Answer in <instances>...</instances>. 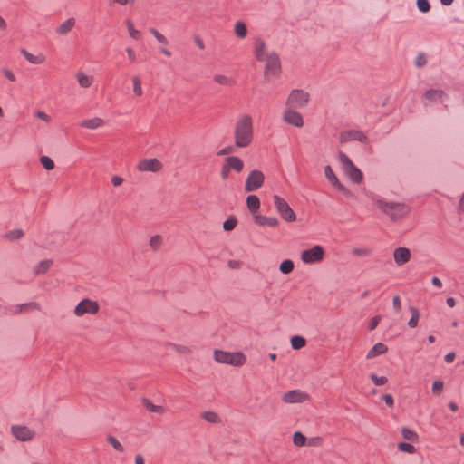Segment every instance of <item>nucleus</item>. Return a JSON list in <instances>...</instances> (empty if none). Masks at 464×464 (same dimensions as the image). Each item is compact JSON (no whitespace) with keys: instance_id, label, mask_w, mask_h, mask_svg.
Masks as SVG:
<instances>
[{"instance_id":"nucleus-1","label":"nucleus","mask_w":464,"mask_h":464,"mask_svg":"<svg viewBox=\"0 0 464 464\" xmlns=\"http://www.w3.org/2000/svg\"><path fill=\"white\" fill-rule=\"evenodd\" d=\"M371 200L392 222L401 220L411 211V208L408 205L401 202L387 201L379 195H372Z\"/></svg>"},{"instance_id":"nucleus-2","label":"nucleus","mask_w":464,"mask_h":464,"mask_svg":"<svg viewBox=\"0 0 464 464\" xmlns=\"http://www.w3.org/2000/svg\"><path fill=\"white\" fill-rule=\"evenodd\" d=\"M235 146L238 148L248 147L253 140L252 118L249 115L242 116L235 126Z\"/></svg>"},{"instance_id":"nucleus-3","label":"nucleus","mask_w":464,"mask_h":464,"mask_svg":"<svg viewBox=\"0 0 464 464\" xmlns=\"http://www.w3.org/2000/svg\"><path fill=\"white\" fill-rule=\"evenodd\" d=\"M338 159L343 172L349 177L351 180L359 184L363 179V174L359 168H357L351 159L343 151L338 153Z\"/></svg>"},{"instance_id":"nucleus-4","label":"nucleus","mask_w":464,"mask_h":464,"mask_svg":"<svg viewBox=\"0 0 464 464\" xmlns=\"http://www.w3.org/2000/svg\"><path fill=\"white\" fill-rule=\"evenodd\" d=\"M214 359L220 363L241 366L246 362V356L241 352L229 353L222 350H215Z\"/></svg>"},{"instance_id":"nucleus-5","label":"nucleus","mask_w":464,"mask_h":464,"mask_svg":"<svg viewBox=\"0 0 464 464\" xmlns=\"http://www.w3.org/2000/svg\"><path fill=\"white\" fill-rule=\"evenodd\" d=\"M309 99L308 92L301 89H294L287 98L286 105L292 109H301L308 103Z\"/></svg>"},{"instance_id":"nucleus-6","label":"nucleus","mask_w":464,"mask_h":464,"mask_svg":"<svg viewBox=\"0 0 464 464\" xmlns=\"http://www.w3.org/2000/svg\"><path fill=\"white\" fill-rule=\"evenodd\" d=\"M274 204L277 212L281 215L282 218L287 222H293L296 219V215L290 208L289 204L281 197L274 195Z\"/></svg>"},{"instance_id":"nucleus-7","label":"nucleus","mask_w":464,"mask_h":464,"mask_svg":"<svg viewBox=\"0 0 464 464\" xmlns=\"http://www.w3.org/2000/svg\"><path fill=\"white\" fill-rule=\"evenodd\" d=\"M446 99H448V94L443 90L433 88L427 90L421 96V101L424 106L441 103Z\"/></svg>"},{"instance_id":"nucleus-8","label":"nucleus","mask_w":464,"mask_h":464,"mask_svg":"<svg viewBox=\"0 0 464 464\" xmlns=\"http://www.w3.org/2000/svg\"><path fill=\"white\" fill-rule=\"evenodd\" d=\"M324 249L320 245H314L313 247L305 249L301 254V259L305 264H314L323 260Z\"/></svg>"},{"instance_id":"nucleus-9","label":"nucleus","mask_w":464,"mask_h":464,"mask_svg":"<svg viewBox=\"0 0 464 464\" xmlns=\"http://www.w3.org/2000/svg\"><path fill=\"white\" fill-rule=\"evenodd\" d=\"M264 180L265 176L262 171L257 169L251 170L246 179L245 191L253 192L257 190L263 186Z\"/></svg>"},{"instance_id":"nucleus-10","label":"nucleus","mask_w":464,"mask_h":464,"mask_svg":"<svg viewBox=\"0 0 464 464\" xmlns=\"http://www.w3.org/2000/svg\"><path fill=\"white\" fill-rule=\"evenodd\" d=\"M265 75L272 74L275 76L279 75L281 72V61L279 55L276 52H272L265 59Z\"/></svg>"},{"instance_id":"nucleus-11","label":"nucleus","mask_w":464,"mask_h":464,"mask_svg":"<svg viewBox=\"0 0 464 464\" xmlns=\"http://www.w3.org/2000/svg\"><path fill=\"white\" fill-rule=\"evenodd\" d=\"M98 312V303L88 298L82 299L74 308V314L77 316H82L84 314H95Z\"/></svg>"},{"instance_id":"nucleus-12","label":"nucleus","mask_w":464,"mask_h":464,"mask_svg":"<svg viewBox=\"0 0 464 464\" xmlns=\"http://www.w3.org/2000/svg\"><path fill=\"white\" fill-rule=\"evenodd\" d=\"M11 433L17 440L23 442L33 440L34 436V431L24 425H12Z\"/></svg>"},{"instance_id":"nucleus-13","label":"nucleus","mask_w":464,"mask_h":464,"mask_svg":"<svg viewBox=\"0 0 464 464\" xmlns=\"http://www.w3.org/2000/svg\"><path fill=\"white\" fill-rule=\"evenodd\" d=\"M352 140H357L361 143L366 144L369 140L368 137L361 130H350L341 132L340 134V142L346 143Z\"/></svg>"},{"instance_id":"nucleus-14","label":"nucleus","mask_w":464,"mask_h":464,"mask_svg":"<svg viewBox=\"0 0 464 464\" xmlns=\"http://www.w3.org/2000/svg\"><path fill=\"white\" fill-rule=\"evenodd\" d=\"M284 121L295 127H303L304 126V120L302 115L297 112L296 111L292 110V108H289L285 111L284 112Z\"/></svg>"},{"instance_id":"nucleus-15","label":"nucleus","mask_w":464,"mask_h":464,"mask_svg":"<svg viewBox=\"0 0 464 464\" xmlns=\"http://www.w3.org/2000/svg\"><path fill=\"white\" fill-rule=\"evenodd\" d=\"M324 175L327 179L331 182V184L335 187L339 191L343 192L345 195H349L350 191L339 181L338 178L333 171L330 165H326L324 167Z\"/></svg>"},{"instance_id":"nucleus-16","label":"nucleus","mask_w":464,"mask_h":464,"mask_svg":"<svg viewBox=\"0 0 464 464\" xmlns=\"http://www.w3.org/2000/svg\"><path fill=\"white\" fill-rule=\"evenodd\" d=\"M161 166L160 161L155 158L144 159L139 163L138 169L140 171L157 172L161 169Z\"/></svg>"},{"instance_id":"nucleus-17","label":"nucleus","mask_w":464,"mask_h":464,"mask_svg":"<svg viewBox=\"0 0 464 464\" xmlns=\"http://www.w3.org/2000/svg\"><path fill=\"white\" fill-rule=\"evenodd\" d=\"M393 257L398 266H402L411 259V251L407 247H397L393 251Z\"/></svg>"},{"instance_id":"nucleus-18","label":"nucleus","mask_w":464,"mask_h":464,"mask_svg":"<svg viewBox=\"0 0 464 464\" xmlns=\"http://www.w3.org/2000/svg\"><path fill=\"white\" fill-rule=\"evenodd\" d=\"M306 397V394L299 390H291L284 394L283 401L285 403H298L303 402Z\"/></svg>"},{"instance_id":"nucleus-19","label":"nucleus","mask_w":464,"mask_h":464,"mask_svg":"<svg viewBox=\"0 0 464 464\" xmlns=\"http://www.w3.org/2000/svg\"><path fill=\"white\" fill-rule=\"evenodd\" d=\"M254 53L256 60L260 62H264L267 55H269L266 51V43L261 38L256 39L254 43Z\"/></svg>"},{"instance_id":"nucleus-20","label":"nucleus","mask_w":464,"mask_h":464,"mask_svg":"<svg viewBox=\"0 0 464 464\" xmlns=\"http://www.w3.org/2000/svg\"><path fill=\"white\" fill-rule=\"evenodd\" d=\"M253 218L254 222L260 227H274L278 224V219L275 217H266L259 214H255Z\"/></svg>"},{"instance_id":"nucleus-21","label":"nucleus","mask_w":464,"mask_h":464,"mask_svg":"<svg viewBox=\"0 0 464 464\" xmlns=\"http://www.w3.org/2000/svg\"><path fill=\"white\" fill-rule=\"evenodd\" d=\"M225 165L231 170L240 172L244 168L243 160L237 156H228L224 160Z\"/></svg>"},{"instance_id":"nucleus-22","label":"nucleus","mask_w":464,"mask_h":464,"mask_svg":"<svg viewBox=\"0 0 464 464\" xmlns=\"http://www.w3.org/2000/svg\"><path fill=\"white\" fill-rule=\"evenodd\" d=\"M388 350V347L382 343H377L374 344L370 351L368 352L366 358L373 359L379 355L385 353Z\"/></svg>"},{"instance_id":"nucleus-23","label":"nucleus","mask_w":464,"mask_h":464,"mask_svg":"<svg viewBox=\"0 0 464 464\" xmlns=\"http://www.w3.org/2000/svg\"><path fill=\"white\" fill-rule=\"evenodd\" d=\"M74 25L75 19L69 18L56 28V33L60 35H65L73 28Z\"/></svg>"},{"instance_id":"nucleus-24","label":"nucleus","mask_w":464,"mask_h":464,"mask_svg":"<svg viewBox=\"0 0 464 464\" xmlns=\"http://www.w3.org/2000/svg\"><path fill=\"white\" fill-rule=\"evenodd\" d=\"M246 206L250 212L256 213L260 208V199L256 195H249L246 198Z\"/></svg>"},{"instance_id":"nucleus-25","label":"nucleus","mask_w":464,"mask_h":464,"mask_svg":"<svg viewBox=\"0 0 464 464\" xmlns=\"http://www.w3.org/2000/svg\"><path fill=\"white\" fill-rule=\"evenodd\" d=\"M103 124V121L101 118H93V119H88L84 120L80 123V126L82 128H87L91 130L97 129L98 127L102 126Z\"/></svg>"},{"instance_id":"nucleus-26","label":"nucleus","mask_w":464,"mask_h":464,"mask_svg":"<svg viewBox=\"0 0 464 464\" xmlns=\"http://www.w3.org/2000/svg\"><path fill=\"white\" fill-rule=\"evenodd\" d=\"M53 265V260L44 259L39 262L34 267V273L37 275L44 274Z\"/></svg>"},{"instance_id":"nucleus-27","label":"nucleus","mask_w":464,"mask_h":464,"mask_svg":"<svg viewBox=\"0 0 464 464\" xmlns=\"http://www.w3.org/2000/svg\"><path fill=\"white\" fill-rule=\"evenodd\" d=\"M409 310L411 314V317L408 321V325L410 328H415L418 325V322L420 319V312L419 310L414 306H410Z\"/></svg>"},{"instance_id":"nucleus-28","label":"nucleus","mask_w":464,"mask_h":464,"mask_svg":"<svg viewBox=\"0 0 464 464\" xmlns=\"http://www.w3.org/2000/svg\"><path fill=\"white\" fill-rule=\"evenodd\" d=\"M143 406L150 412L163 413L164 408L162 406L154 405L149 399H142Z\"/></svg>"},{"instance_id":"nucleus-29","label":"nucleus","mask_w":464,"mask_h":464,"mask_svg":"<svg viewBox=\"0 0 464 464\" xmlns=\"http://www.w3.org/2000/svg\"><path fill=\"white\" fill-rule=\"evenodd\" d=\"M21 53L24 55V57L33 64H40L44 62V57L34 55L25 49H22Z\"/></svg>"},{"instance_id":"nucleus-30","label":"nucleus","mask_w":464,"mask_h":464,"mask_svg":"<svg viewBox=\"0 0 464 464\" xmlns=\"http://www.w3.org/2000/svg\"><path fill=\"white\" fill-rule=\"evenodd\" d=\"M295 268V264L291 259H285L279 266V270L282 274L288 275Z\"/></svg>"},{"instance_id":"nucleus-31","label":"nucleus","mask_w":464,"mask_h":464,"mask_svg":"<svg viewBox=\"0 0 464 464\" xmlns=\"http://www.w3.org/2000/svg\"><path fill=\"white\" fill-rule=\"evenodd\" d=\"M290 343L293 349L299 350L305 345L306 341L301 335H294L291 337Z\"/></svg>"},{"instance_id":"nucleus-32","label":"nucleus","mask_w":464,"mask_h":464,"mask_svg":"<svg viewBox=\"0 0 464 464\" xmlns=\"http://www.w3.org/2000/svg\"><path fill=\"white\" fill-rule=\"evenodd\" d=\"M235 34L239 38H245L247 34V28L244 22L238 21L235 24Z\"/></svg>"},{"instance_id":"nucleus-33","label":"nucleus","mask_w":464,"mask_h":464,"mask_svg":"<svg viewBox=\"0 0 464 464\" xmlns=\"http://www.w3.org/2000/svg\"><path fill=\"white\" fill-rule=\"evenodd\" d=\"M38 307L36 303H25L22 304H18L14 307V313H24L32 309H36Z\"/></svg>"},{"instance_id":"nucleus-34","label":"nucleus","mask_w":464,"mask_h":464,"mask_svg":"<svg viewBox=\"0 0 464 464\" xmlns=\"http://www.w3.org/2000/svg\"><path fill=\"white\" fill-rule=\"evenodd\" d=\"M401 435L405 440H411L413 442L418 441V440H419L418 434L414 430H412L409 428H402Z\"/></svg>"},{"instance_id":"nucleus-35","label":"nucleus","mask_w":464,"mask_h":464,"mask_svg":"<svg viewBox=\"0 0 464 464\" xmlns=\"http://www.w3.org/2000/svg\"><path fill=\"white\" fill-rule=\"evenodd\" d=\"M201 418L209 423H218L220 421L218 415L214 411H204L201 413Z\"/></svg>"},{"instance_id":"nucleus-36","label":"nucleus","mask_w":464,"mask_h":464,"mask_svg":"<svg viewBox=\"0 0 464 464\" xmlns=\"http://www.w3.org/2000/svg\"><path fill=\"white\" fill-rule=\"evenodd\" d=\"M76 77L80 86L82 88H87L92 84V78L83 72H78Z\"/></svg>"},{"instance_id":"nucleus-37","label":"nucleus","mask_w":464,"mask_h":464,"mask_svg":"<svg viewBox=\"0 0 464 464\" xmlns=\"http://www.w3.org/2000/svg\"><path fill=\"white\" fill-rule=\"evenodd\" d=\"M306 437L301 431H295L293 435V442L295 446L302 447L306 443Z\"/></svg>"},{"instance_id":"nucleus-38","label":"nucleus","mask_w":464,"mask_h":464,"mask_svg":"<svg viewBox=\"0 0 464 464\" xmlns=\"http://www.w3.org/2000/svg\"><path fill=\"white\" fill-rule=\"evenodd\" d=\"M398 450L400 451L406 452L409 454H413L416 451L415 447L408 442H400L398 444Z\"/></svg>"},{"instance_id":"nucleus-39","label":"nucleus","mask_w":464,"mask_h":464,"mask_svg":"<svg viewBox=\"0 0 464 464\" xmlns=\"http://www.w3.org/2000/svg\"><path fill=\"white\" fill-rule=\"evenodd\" d=\"M237 223V220L235 217H229L227 220L224 221L223 229L225 231H231L235 228Z\"/></svg>"},{"instance_id":"nucleus-40","label":"nucleus","mask_w":464,"mask_h":464,"mask_svg":"<svg viewBox=\"0 0 464 464\" xmlns=\"http://www.w3.org/2000/svg\"><path fill=\"white\" fill-rule=\"evenodd\" d=\"M417 8L421 13H428L430 10V4L429 0H417Z\"/></svg>"},{"instance_id":"nucleus-41","label":"nucleus","mask_w":464,"mask_h":464,"mask_svg":"<svg viewBox=\"0 0 464 464\" xmlns=\"http://www.w3.org/2000/svg\"><path fill=\"white\" fill-rule=\"evenodd\" d=\"M40 162L43 165V167L47 170H52L54 168L53 160L48 156H42L40 158Z\"/></svg>"},{"instance_id":"nucleus-42","label":"nucleus","mask_w":464,"mask_h":464,"mask_svg":"<svg viewBox=\"0 0 464 464\" xmlns=\"http://www.w3.org/2000/svg\"><path fill=\"white\" fill-rule=\"evenodd\" d=\"M133 82V92L136 95L140 96L142 95V88H141V82L139 76H133L132 77Z\"/></svg>"},{"instance_id":"nucleus-43","label":"nucleus","mask_w":464,"mask_h":464,"mask_svg":"<svg viewBox=\"0 0 464 464\" xmlns=\"http://www.w3.org/2000/svg\"><path fill=\"white\" fill-rule=\"evenodd\" d=\"M23 235H24V232L22 229H14V230L7 232L5 236V237L9 240H16V239H19L20 237H22Z\"/></svg>"},{"instance_id":"nucleus-44","label":"nucleus","mask_w":464,"mask_h":464,"mask_svg":"<svg viewBox=\"0 0 464 464\" xmlns=\"http://www.w3.org/2000/svg\"><path fill=\"white\" fill-rule=\"evenodd\" d=\"M107 440L117 451H120V452L123 451L124 449H123L122 445L120 443V441L114 436H111V435L108 436Z\"/></svg>"},{"instance_id":"nucleus-45","label":"nucleus","mask_w":464,"mask_h":464,"mask_svg":"<svg viewBox=\"0 0 464 464\" xmlns=\"http://www.w3.org/2000/svg\"><path fill=\"white\" fill-rule=\"evenodd\" d=\"M370 379L376 386H382L387 382V378L384 376H378L374 373L370 375Z\"/></svg>"},{"instance_id":"nucleus-46","label":"nucleus","mask_w":464,"mask_h":464,"mask_svg":"<svg viewBox=\"0 0 464 464\" xmlns=\"http://www.w3.org/2000/svg\"><path fill=\"white\" fill-rule=\"evenodd\" d=\"M150 33L151 34H153L154 37L157 39V41L160 42V44H168L169 42H168L167 38L162 34H160L159 31H157L156 29L150 28Z\"/></svg>"},{"instance_id":"nucleus-47","label":"nucleus","mask_w":464,"mask_h":464,"mask_svg":"<svg viewBox=\"0 0 464 464\" xmlns=\"http://www.w3.org/2000/svg\"><path fill=\"white\" fill-rule=\"evenodd\" d=\"M214 81L221 85H229L232 83V80L225 75L217 74L214 76Z\"/></svg>"},{"instance_id":"nucleus-48","label":"nucleus","mask_w":464,"mask_h":464,"mask_svg":"<svg viewBox=\"0 0 464 464\" xmlns=\"http://www.w3.org/2000/svg\"><path fill=\"white\" fill-rule=\"evenodd\" d=\"M162 243V238L160 236H153L150 240V245L151 246V248H153L154 250H157L160 245Z\"/></svg>"},{"instance_id":"nucleus-49","label":"nucleus","mask_w":464,"mask_h":464,"mask_svg":"<svg viewBox=\"0 0 464 464\" xmlns=\"http://www.w3.org/2000/svg\"><path fill=\"white\" fill-rule=\"evenodd\" d=\"M444 383L441 381H435L432 383V392L435 395H440L443 391Z\"/></svg>"},{"instance_id":"nucleus-50","label":"nucleus","mask_w":464,"mask_h":464,"mask_svg":"<svg viewBox=\"0 0 464 464\" xmlns=\"http://www.w3.org/2000/svg\"><path fill=\"white\" fill-rule=\"evenodd\" d=\"M127 26H128L129 33H130V35L131 36V38L136 39V40L139 39L140 36V33L138 30L133 28L132 23L130 20L127 21Z\"/></svg>"},{"instance_id":"nucleus-51","label":"nucleus","mask_w":464,"mask_h":464,"mask_svg":"<svg viewBox=\"0 0 464 464\" xmlns=\"http://www.w3.org/2000/svg\"><path fill=\"white\" fill-rule=\"evenodd\" d=\"M427 63V58L424 53H419L414 61V64L417 67H422Z\"/></svg>"},{"instance_id":"nucleus-52","label":"nucleus","mask_w":464,"mask_h":464,"mask_svg":"<svg viewBox=\"0 0 464 464\" xmlns=\"http://www.w3.org/2000/svg\"><path fill=\"white\" fill-rule=\"evenodd\" d=\"M353 254L355 256H370L371 251L367 248L356 247L353 249Z\"/></svg>"},{"instance_id":"nucleus-53","label":"nucleus","mask_w":464,"mask_h":464,"mask_svg":"<svg viewBox=\"0 0 464 464\" xmlns=\"http://www.w3.org/2000/svg\"><path fill=\"white\" fill-rule=\"evenodd\" d=\"M234 151H235V147L234 146H227V147L221 149L218 152V156L227 155V154L233 153Z\"/></svg>"},{"instance_id":"nucleus-54","label":"nucleus","mask_w":464,"mask_h":464,"mask_svg":"<svg viewBox=\"0 0 464 464\" xmlns=\"http://www.w3.org/2000/svg\"><path fill=\"white\" fill-rule=\"evenodd\" d=\"M380 321H381L380 315H376V316L372 317L370 322V324H369V329L371 331L374 330L377 327V325L379 324Z\"/></svg>"},{"instance_id":"nucleus-55","label":"nucleus","mask_w":464,"mask_h":464,"mask_svg":"<svg viewBox=\"0 0 464 464\" xmlns=\"http://www.w3.org/2000/svg\"><path fill=\"white\" fill-rule=\"evenodd\" d=\"M392 305L396 312H399L401 308V302L399 295H395L392 299Z\"/></svg>"},{"instance_id":"nucleus-56","label":"nucleus","mask_w":464,"mask_h":464,"mask_svg":"<svg viewBox=\"0 0 464 464\" xmlns=\"http://www.w3.org/2000/svg\"><path fill=\"white\" fill-rule=\"evenodd\" d=\"M382 399L389 407H392L394 405V399L392 394H383Z\"/></svg>"},{"instance_id":"nucleus-57","label":"nucleus","mask_w":464,"mask_h":464,"mask_svg":"<svg viewBox=\"0 0 464 464\" xmlns=\"http://www.w3.org/2000/svg\"><path fill=\"white\" fill-rule=\"evenodd\" d=\"M3 73L5 74V76L11 82H14L15 81V76L14 74L8 69H3Z\"/></svg>"},{"instance_id":"nucleus-58","label":"nucleus","mask_w":464,"mask_h":464,"mask_svg":"<svg viewBox=\"0 0 464 464\" xmlns=\"http://www.w3.org/2000/svg\"><path fill=\"white\" fill-rule=\"evenodd\" d=\"M176 351L179 353H188L189 352V349L187 347V346H183V345H176V344H173L172 345Z\"/></svg>"},{"instance_id":"nucleus-59","label":"nucleus","mask_w":464,"mask_h":464,"mask_svg":"<svg viewBox=\"0 0 464 464\" xmlns=\"http://www.w3.org/2000/svg\"><path fill=\"white\" fill-rule=\"evenodd\" d=\"M35 116L38 119L44 120L45 121H49V120H50V117L44 111H36Z\"/></svg>"},{"instance_id":"nucleus-60","label":"nucleus","mask_w":464,"mask_h":464,"mask_svg":"<svg viewBox=\"0 0 464 464\" xmlns=\"http://www.w3.org/2000/svg\"><path fill=\"white\" fill-rule=\"evenodd\" d=\"M122 182H123V179L121 177L113 176L112 179H111V183L115 187H119L120 185L122 184Z\"/></svg>"},{"instance_id":"nucleus-61","label":"nucleus","mask_w":464,"mask_h":464,"mask_svg":"<svg viewBox=\"0 0 464 464\" xmlns=\"http://www.w3.org/2000/svg\"><path fill=\"white\" fill-rule=\"evenodd\" d=\"M230 172V169L225 165V163L222 166L221 169V177L223 179H227L228 177V174Z\"/></svg>"},{"instance_id":"nucleus-62","label":"nucleus","mask_w":464,"mask_h":464,"mask_svg":"<svg viewBox=\"0 0 464 464\" xmlns=\"http://www.w3.org/2000/svg\"><path fill=\"white\" fill-rule=\"evenodd\" d=\"M456 357L455 353L451 352L445 355L444 360L447 363H451Z\"/></svg>"},{"instance_id":"nucleus-63","label":"nucleus","mask_w":464,"mask_h":464,"mask_svg":"<svg viewBox=\"0 0 464 464\" xmlns=\"http://www.w3.org/2000/svg\"><path fill=\"white\" fill-rule=\"evenodd\" d=\"M195 44H197V46L199 48V49H204L205 48V44L202 41V39L199 37V36H196L195 39Z\"/></svg>"},{"instance_id":"nucleus-64","label":"nucleus","mask_w":464,"mask_h":464,"mask_svg":"<svg viewBox=\"0 0 464 464\" xmlns=\"http://www.w3.org/2000/svg\"><path fill=\"white\" fill-rule=\"evenodd\" d=\"M431 284L439 288L442 287V283H441L440 279L437 276H433L431 278Z\"/></svg>"}]
</instances>
